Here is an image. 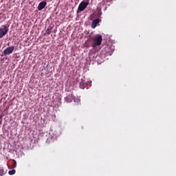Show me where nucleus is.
<instances>
[{"label": "nucleus", "instance_id": "obj_5", "mask_svg": "<svg viewBox=\"0 0 176 176\" xmlns=\"http://www.w3.org/2000/svg\"><path fill=\"white\" fill-rule=\"evenodd\" d=\"M74 99L75 96H74V94L72 93L69 94L65 98V100L67 102H72V100Z\"/></svg>", "mask_w": 176, "mask_h": 176}, {"label": "nucleus", "instance_id": "obj_14", "mask_svg": "<svg viewBox=\"0 0 176 176\" xmlns=\"http://www.w3.org/2000/svg\"><path fill=\"white\" fill-rule=\"evenodd\" d=\"M86 1H85V2H89V1H90V0H85Z\"/></svg>", "mask_w": 176, "mask_h": 176}, {"label": "nucleus", "instance_id": "obj_12", "mask_svg": "<svg viewBox=\"0 0 176 176\" xmlns=\"http://www.w3.org/2000/svg\"><path fill=\"white\" fill-rule=\"evenodd\" d=\"M87 85H91V81L90 80V81H88L87 82Z\"/></svg>", "mask_w": 176, "mask_h": 176}, {"label": "nucleus", "instance_id": "obj_3", "mask_svg": "<svg viewBox=\"0 0 176 176\" xmlns=\"http://www.w3.org/2000/svg\"><path fill=\"white\" fill-rule=\"evenodd\" d=\"M87 6H89V2L82 1L78 6V10L79 12H83V10H85Z\"/></svg>", "mask_w": 176, "mask_h": 176}, {"label": "nucleus", "instance_id": "obj_9", "mask_svg": "<svg viewBox=\"0 0 176 176\" xmlns=\"http://www.w3.org/2000/svg\"><path fill=\"white\" fill-rule=\"evenodd\" d=\"M12 167H13V168H16V167H17V162L14 160H13Z\"/></svg>", "mask_w": 176, "mask_h": 176}, {"label": "nucleus", "instance_id": "obj_10", "mask_svg": "<svg viewBox=\"0 0 176 176\" xmlns=\"http://www.w3.org/2000/svg\"><path fill=\"white\" fill-rule=\"evenodd\" d=\"M83 85V83H80V87L81 89H85V85H83V87H82V85Z\"/></svg>", "mask_w": 176, "mask_h": 176}, {"label": "nucleus", "instance_id": "obj_13", "mask_svg": "<svg viewBox=\"0 0 176 176\" xmlns=\"http://www.w3.org/2000/svg\"><path fill=\"white\" fill-rule=\"evenodd\" d=\"M1 173H2V171H3V169H0Z\"/></svg>", "mask_w": 176, "mask_h": 176}, {"label": "nucleus", "instance_id": "obj_4", "mask_svg": "<svg viewBox=\"0 0 176 176\" xmlns=\"http://www.w3.org/2000/svg\"><path fill=\"white\" fill-rule=\"evenodd\" d=\"M13 52H14V46L8 47L4 50L3 54L4 56H8L9 54H12Z\"/></svg>", "mask_w": 176, "mask_h": 176}, {"label": "nucleus", "instance_id": "obj_6", "mask_svg": "<svg viewBox=\"0 0 176 176\" xmlns=\"http://www.w3.org/2000/svg\"><path fill=\"white\" fill-rule=\"evenodd\" d=\"M46 5H47V3H46V1H41L38 6V10H42L43 9H45Z\"/></svg>", "mask_w": 176, "mask_h": 176}, {"label": "nucleus", "instance_id": "obj_8", "mask_svg": "<svg viewBox=\"0 0 176 176\" xmlns=\"http://www.w3.org/2000/svg\"><path fill=\"white\" fill-rule=\"evenodd\" d=\"M8 174H9V175H14V174H16V170L12 169L11 170H9Z\"/></svg>", "mask_w": 176, "mask_h": 176}, {"label": "nucleus", "instance_id": "obj_7", "mask_svg": "<svg viewBox=\"0 0 176 176\" xmlns=\"http://www.w3.org/2000/svg\"><path fill=\"white\" fill-rule=\"evenodd\" d=\"M99 23H100V19H96L94 20L91 23V28H96V27H97V25H98Z\"/></svg>", "mask_w": 176, "mask_h": 176}, {"label": "nucleus", "instance_id": "obj_1", "mask_svg": "<svg viewBox=\"0 0 176 176\" xmlns=\"http://www.w3.org/2000/svg\"><path fill=\"white\" fill-rule=\"evenodd\" d=\"M93 41L95 42L92 45V47L94 49L96 48V46H100V45H101L102 42V36L100 34H96L94 37Z\"/></svg>", "mask_w": 176, "mask_h": 176}, {"label": "nucleus", "instance_id": "obj_2", "mask_svg": "<svg viewBox=\"0 0 176 176\" xmlns=\"http://www.w3.org/2000/svg\"><path fill=\"white\" fill-rule=\"evenodd\" d=\"M8 32H9V28L6 26V25H3L0 28V39H2L3 36H5Z\"/></svg>", "mask_w": 176, "mask_h": 176}, {"label": "nucleus", "instance_id": "obj_11", "mask_svg": "<svg viewBox=\"0 0 176 176\" xmlns=\"http://www.w3.org/2000/svg\"><path fill=\"white\" fill-rule=\"evenodd\" d=\"M46 34H50V30H49V29L47 30H46Z\"/></svg>", "mask_w": 176, "mask_h": 176}]
</instances>
